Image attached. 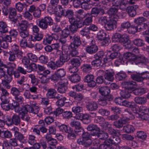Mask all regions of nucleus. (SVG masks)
Listing matches in <instances>:
<instances>
[{
	"label": "nucleus",
	"instance_id": "f257e3e1",
	"mask_svg": "<svg viewBox=\"0 0 149 149\" xmlns=\"http://www.w3.org/2000/svg\"><path fill=\"white\" fill-rule=\"evenodd\" d=\"M112 132H111V135L110 138L108 139L111 144H117L120 142V139L119 137L120 133L116 131L114 129H110Z\"/></svg>",
	"mask_w": 149,
	"mask_h": 149
},
{
	"label": "nucleus",
	"instance_id": "f03ea898",
	"mask_svg": "<svg viewBox=\"0 0 149 149\" xmlns=\"http://www.w3.org/2000/svg\"><path fill=\"white\" fill-rule=\"evenodd\" d=\"M117 6H114L110 8L108 11V14L111 16V18L118 20L121 16V14L118 12Z\"/></svg>",
	"mask_w": 149,
	"mask_h": 149
},
{
	"label": "nucleus",
	"instance_id": "7ed1b4c3",
	"mask_svg": "<svg viewBox=\"0 0 149 149\" xmlns=\"http://www.w3.org/2000/svg\"><path fill=\"white\" fill-rule=\"evenodd\" d=\"M107 36L106 32L103 30H100L97 36L98 40L102 41L103 44L104 45H107L109 41V38Z\"/></svg>",
	"mask_w": 149,
	"mask_h": 149
},
{
	"label": "nucleus",
	"instance_id": "20e7f679",
	"mask_svg": "<svg viewBox=\"0 0 149 149\" xmlns=\"http://www.w3.org/2000/svg\"><path fill=\"white\" fill-rule=\"evenodd\" d=\"M94 121L95 123H99L100 126L105 130L107 128H109L111 127V125L108 122L105 121L104 118L102 117H97L95 118Z\"/></svg>",
	"mask_w": 149,
	"mask_h": 149
},
{
	"label": "nucleus",
	"instance_id": "39448f33",
	"mask_svg": "<svg viewBox=\"0 0 149 149\" xmlns=\"http://www.w3.org/2000/svg\"><path fill=\"white\" fill-rule=\"evenodd\" d=\"M123 87L128 89L130 92H132L137 87L136 82L132 81H124L122 83Z\"/></svg>",
	"mask_w": 149,
	"mask_h": 149
},
{
	"label": "nucleus",
	"instance_id": "423d86ee",
	"mask_svg": "<svg viewBox=\"0 0 149 149\" xmlns=\"http://www.w3.org/2000/svg\"><path fill=\"white\" fill-rule=\"evenodd\" d=\"M118 20L110 18L104 26L105 29L108 31H111L116 27L117 21Z\"/></svg>",
	"mask_w": 149,
	"mask_h": 149
},
{
	"label": "nucleus",
	"instance_id": "0eeeda50",
	"mask_svg": "<svg viewBox=\"0 0 149 149\" xmlns=\"http://www.w3.org/2000/svg\"><path fill=\"white\" fill-rule=\"evenodd\" d=\"M113 4L117 7L119 6L120 9L123 11L126 10L128 8V2L127 0H117L114 3H113Z\"/></svg>",
	"mask_w": 149,
	"mask_h": 149
},
{
	"label": "nucleus",
	"instance_id": "6e6552de",
	"mask_svg": "<svg viewBox=\"0 0 149 149\" xmlns=\"http://www.w3.org/2000/svg\"><path fill=\"white\" fill-rule=\"evenodd\" d=\"M21 111L24 113H33L37 114L39 111V108L38 106H36V109L34 110L33 107L30 106L28 104H26L21 109Z\"/></svg>",
	"mask_w": 149,
	"mask_h": 149
},
{
	"label": "nucleus",
	"instance_id": "1a4fd4ad",
	"mask_svg": "<svg viewBox=\"0 0 149 149\" xmlns=\"http://www.w3.org/2000/svg\"><path fill=\"white\" fill-rule=\"evenodd\" d=\"M70 125L72 127L75 128L74 130L76 133L84 132V130L81 126L80 123L79 121L77 120L72 121L70 123Z\"/></svg>",
	"mask_w": 149,
	"mask_h": 149
},
{
	"label": "nucleus",
	"instance_id": "9d476101",
	"mask_svg": "<svg viewBox=\"0 0 149 149\" xmlns=\"http://www.w3.org/2000/svg\"><path fill=\"white\" fill-rule=\"evenodd\" d=\"M120 42L123 43V46L125 47V48L130 49L131 48L130 45V41L129 40V37L127 35L124 34L121 35Z\"/></svg>",
	"mask_w": 149,
	"mask_h": 149
},
{
	"label": "nucleus",
	"instance_id": "9b49d317",
	"mask_svg": "<svg viewBox=\"0 0 149 149\" xmlns=\"http://www.w3.org/2000/svg\"><path fill=\"white\" fill-rule=\"evenodd\" d=\"M84 81L88 83V85L90 87H93L96 85V83L94 80V76L93 75H87L84 79Z\"/></svg>",
	"mask_w": 149,
	"mask_h": 149
},
{
	"label": "nucleus",
	"instance_id": "f8f14e48",
	"mask_svg": "<svg viewBox=\"0 0 149 149\" xmlns=\"http://www.w3.org/2000/svg\"><path fill=\"white\" fill-rule=\"evenodd\" d=\"M0 90L1 91V101L4 102H8V100H9V97L10 93L6 89L3 88H1Z\"/></svg>",
	"mask_w": 149,
	"mask_h": 149
},
{
	"label": "nucleus",
	"instance_id": "ddd939ff",
	"mask_svg": "<svg viewBox=\"0 0 149 149\" xmlns=\"http://www.w3.org/2000/svg\"><path fill=\"white\" fill-rule=\"evenodd\" d=\"M127 73L131 75V77L133 80L140 82L142 81V74H140L136 72H132L128 71Z\"/></svg>",
	"mask_w": 149,
	"mask_h": 149
},
{
	"label": "nucleus",
	"instance_id": "4468645a",
	"mask_svg": "<svg viewBox=\"0 0 149 149\" xmlns=\"http://www.w3.org/2000/svg\"><path fill=\"white\" fill-rule=\"evenodd\" d=\"M54 12L56 16L59 17H60L62 16H65V10L63 9L61 5H58L55 7Z\"/></svg>",
	"mask_w": 149,
	"mask_h": 149
},
{
	"label": "nucleus",
	"instance_id": "2eb2a0df",
	"mask_svg": "<svg viewBox=\"0 0 149 149\" xmlns=\"http://www.w3.org/2000/svg\"><path fill=\"white\" fill-rule=\"evenodd\" d=\"M30 92L27 90H26L24 92L23 95L26 99H33L35 100L36 99H40L41 97L40 95H33Z\"/></svg>",
	"mask_w": 149,
	"mask_h": 149
},
{
	"label": "nucleus",
	"instance_id": "dca6fc26",
	"mask_svg": "<svg viewBox=\"0 0 149 149\" xmlns=\"http://www.w3.org/2000/svg\"><path fill=\"white\" fill-rule=\"evenodd\" d=\"M133 62L136 64L140 63H146L148 62V59L146 58L145 57L142 55L135 56Z\"/></svg>",
	"mask_w": 149,
	"mask_h": 149
},
{
	"label": "nucleus",
	"instance_id": "f3484780",
	"mask_svg": "<svg viewBox=\"0 0 149 149\" xmlns=\"http://www.w3.org/2000/svg\"><path fill=\"white\" fill-rule=\"evenodd\" d=\"M138 8V6L137 5H133L128 7L126 11L130 16L133 17L136 15V10Z\"/></svg>",
	"mask_w": 149,
	"mask_h": 149
},
{
	"label": "nucleus",
	"instance_id": "a211bd4d",
	"mask_svg": "<svg viewBox=\"0 0 149 149\" xmlns=\"http://www.w3.org/2000/svg\"><path fill=\"white\" fill-rule=\"evenodd\" d=\"M118 52H114L111 54L107 53V55L104 58L103 61L105 63L109 62L113 59L115 58L118 56Z\"/></svg>",
	"mask_w": 149,
	"mask_h": 149
},
{
	"label": "nucleus",
	"instance_id": "6ab92c4d",
	"mask_svg": "<svg viewBox=\"0 0 149 149\" xmlns=\"http://www.w3.org/2000/svg\"><path fill=\"white\" fill-rule=\"evenodd\" d=\"M81 44L80 38L78 36H74L73 37V41L70 45L71 48H76Z\"/></svg>",
	"mask_w": 149,
	"mask_h": 149
},
{
	"label": "nucleus",
	"instance_id": "aec40b11",
	"mask_svg": "<svg viewBox=\"0 0 149 149\" xmlns=\"http://www.w3.org/2000/svg\"><path fill=\"white\" fill-rule=\"evenodd\" d=\"M97 103L93 101L88 102L86 105V108L90 111H93L96 110L98 108Z\"/></svg>",
	"mask_w": 149,
	"mask_h": 149
},
{
	"label": "nucleus",
	"instance_id": "412c9836",
	"mask_svg": "<svg viewBox=\"0 0 149 149\" xmlns=\"http://www.w3.org/2000/svg\"><path fill=\"white\" fill-rule=\"evenodd\" d=\"M16 67V64L13 63H9L6 67L7 68V72L9 76L12 75L14 69Z\"/></svg>",
	"mask_w": 149,
	"mask_h": 149
},
{
	"label": "nucleus",
	"instance_id": "4be33fe9",
	"mask_svg": "<svg viewBox=\"0 0 149 149\" xmlns=\"http://www.w3.org/2000/svg\"><path fill=\"white\" fill-rule=\"evenodd\" d=\"M56 93L57 92L55 89L50 88L48 90L47 94V96L49 98H60V97H58V96H57L56 97Z\"/></svg>",
	"mask_w": 149,
	"mask_h": 149
},
{
	"label": "nucleus",
	"instance_id": "5701e85b",
	"mask_svg": "<svg viewBox=\"0 0 149 149\" xmlns=\"http://www.w3.org/2000/svg\"><path fill=\"white\" fill-rule=\"evenodd\" d=\"M130 108L136 117H139L140 108L138 105L134 102L132 103Z\"/></svg>",
	"mask_w": 149,
	"mask_h": 149
},
{
	"label": "nucleus",
	"instance_id": "b1692460",
	"mask_svg": "<svg viewBox=\"0 0 149 149\" xmlns=\"http://www.w3.org/2000/svg\"><path fill=\"white\" fill-rule=\"evenodd\" d=\"M43 37V34L41 33L40 32L39 33L35 34L34 36L31 35L29 37V39L30 40L32 41L33 42H35L36 41H40L42 40Z\"/></svg>",
	"mask_w": 149,
	"mask_h": 149
},
{
	"label": "nucleus",
	"instance_id": "393cba45",
	"mask_svg": "<svg viewBox=\"0 0 149 149\" xmlns=\"http://www.w3.org/2000/svg\"><path fill=\"white\" fill-rule=\"evenodd\" d=\"M17 15L16 11L14 8H10L9 17L11 21L15 23L17 21V19L15 18Z\"/></svg>",
	"mask_w": 149,
	"mask_h": 149
},
{
	"label": "nucleus",
	"instance_id": "a878e982",
	"mask_svg": "<svg viewBox=\"0 0 149 149\" xmlns=\"http://www.w3.org/2000/svg\"><path fill=\"white\" fill-rule=\"evenodd\" d=\"M3 80H2V83L3 86H5L7 89H10L11 87L9 83L11 81L12 78L11 76H10L7 77Z\"/></svg>",
	"mask_w": 149,
	"mask_h": 149
},
{
	"label": "nucleus",
	"instance_id": "bb28decb",
	"mask_svg": "<svg viewBox=\"0 0 149 149\" xmlns=\"http://www.w3.org/2000/svg\"><path fill=\"white\" fill-rule=\"evenodd\" d=\"M85 17V19L83 22V24L84 25H88L92 22L93 21V16L90 13L86 14Z\"/></svg>",
	"mask_w": 149,
	"mask_h": 149
},
{
	"label": "nucleus",
	"instance_id": "cd10ccee",
	"mask_svg": "<svg viewBox=\"0 0 149 149\" xmlns=\"http://www.w3.org/2000/svg\"><path fill=\"white\" fill-rule=\"evenodd\" d=\"M13 102L10 104V108L12 110L14 109L16 112H19L21 110L19 107V104L15 101L13 100Z\"/></svg>",
	"mask_w": 149,
	"mask_h": 149
},
{
	"label": "nucleus",
	"instance_id": "c85d7f7f",
	"mask_svg": "<svg viewBox=\"0 0 149 149\" xmlns=\"http://www.w3.org/2000/svg\"><path fill=\"white\" fill-rule=\"evenodd\" d=\"M99 92L102 95L106 97L110 93V90L108 87L103 86L100 88Z\"/></svg>",
	"mask_w": 149,
	"mask_h": 149
},
{
	"label": "nucleus",
	"instance_id": "c756f323",
	"mask_svg": "<svg viewBox=\"0 0 149 149\" xmlns=\"http://www.w3.org/2000/svg\"><path fill=\"white\" fill-rule=\"evenodd\" d=\"M97 50L98 48L95 45H93L88 46L86 49L87 52L90 54L95 53Z\"/></svg>",
	"mask_w": 149,
	"mask_h": 149
},
{
	"label": "nucleus",
	"instance_id": "7c9ffc66",
	"mask_svg": "<svg viewBox=\"0 0 149 149\" xmlns=\"http://www.w3.org/2000/svg\"><path fill=\"white\" fill-rule=\"evenodd\" d=\"M104 13V10L103 9L101 8H99L97 7H94L92 8L91 14L93 15L98 14L103 15Z\"/></svg>",
	"mask_w": 149,
	"mask_h": 149
},
{
	"label": "nucleus",
	"instance_id": "2f4dec72",
	"mask_svg": "<svg viewBox=\"0 0 149 149\" xmlns=\"http://www.w3.org/2000/svg\"><path fill=\"white\" fill-rule=\"evenodd\" d=\"M135 55L131 52H128L125 53L123 55V58L128 60L129 61H131L134 62Z\"/></svg>",
	"mask_w": 149,
	"mask_h": 149
},
{
	"label": "nucleus",
	"instance_id": "473e14b6",
	"mask_svg": "<svg viewBox=\"0 0 149 149\" xmlns=\"http://www.w3.org/2000/svg\"><path fill=\"white\" fill-rule=\"evenodd\" d=\"M147 100L146 97H136L134 99V102L139 104H144L147 102Z\"/></svg>",
	"mask_w": 149,
	"mask_h": 149
},
{
	"label": "nucleus",
	"instance_id": "72a5a7b5",
	"mask_svg": "<svg viewBox=\"0 0 149 149\" xmlns=\"http://www.w3.org/2000/svg\"><path fill=\"white\" fill-rule=\"evenodd\" d=\"M14 136L15 138L20 142L24 143L25 141V137L21 133L19 132H16L14 134Z\"/></svg>",
	"mask_w": 149,
	"mask_h": 149
},
{
	"label": "nucleus",
	"instance_id": "f704fd0d",
	"mask_svg": "<svg viewBox=\"0 0 149 149\" xmlns=\"http://www.w3.org/2000/svg\"><path fill=\"white\" fill-rule=\"evenodd\" d=\"M19 30H27V27L29 26V23L26 21L23 20L19 23Z\"/></svg>",
	"mask_w": 149,
	"mask_h": 149
},
{
	"label": "nucleus",
	"instance_id": "c9c22d12",
	"mask_svg": "<svg viewBox=\"0 0 149 149\" xmlns=\"http://www.w3.org/2000/svg\"><path fill=\"white\" fill-rule=\"evenodd\" d=\"M80 58H73L70 60V62L72 65L74 67H79L81 64Z\"/></svg>",
	"mask_w": 149,
	"mask_h": 149
},
{
	"label": "nucleus",
	"instance_id": "e433bc0d",
	"mask_svg": "<svg viewBox=\"0 0 149 149\" xmlns=\"http://www.w3.org/2000/svg\"><path fill=\"white\" fill-rule=\"evenodd\" d=\"M8 31V26L6 23L3 21L0 22V32L2 33H5Z\"/></svg>",
	"mask_w": 149,
	"mask_h": 149
},
{
	"label": "nucleus",
	"instance_id": "4c0bfd02",
	"mask_svg": "<svg viewBox=\"0 0 149 149\" xmlns=\"http://www.w3.org/2000/svg\"><path fill=\"white\" fill-rule=\"evenodd\" d=\"M60 131L64 133H69L70 130V128L67 125L63 124L58 126Z\"/></svg>",
	"mask_w": 149,
	"mask_h": 149
},
{
	"label": "nucleus",
	"instance_id": "58836bf2",
	"mask_svg": "<svg viewBox=\"0 0 149 149\" xmlns=\"http://www.w3.org/2000/svg\"><path fill=\"white\" fill-rule=\"evenodd\" d=\"M145 90L142 88H137L136 87L132 92L136 95H141L145 93Z\"/></svg>",
	"mask_w": 149,
	"mask_h": 149
},
{
	"label": "nucleus",
	"instance_id": "ea45409f",
	"mask_svg": "<svg viewBox=\"0 0 149 149\" xmlns=\"http://www.w3.org/2000/svg\"><path fill=\"white\" fill-rule=\"evenodd\" d=\"M11 49L14 51L15 54L17 55L22 56V52L19 49V47L16 45L15 44L11 46Z\"/></svg>",
	"mask_w": 149,
	"mask_h": 149
},
{
	"label": "nucleus",
	"instance_id": "a19ab883",
	"mask_svg": "<svg viewBox=\"0 0 149 149\" xmlns=\"http://www.w3.org/2000/svg\"><path fill=\"white\" fill-rule=\"evenodd\" d=\"M123 130L125 132L129 133L133 132L135 129L132 125H128L123 127Z\"/></svg>",
	"mask_w": 149,
	"mask_h": 149
},
{
	"label": "nucleus",
	"instance_id": "79ce46f5",
	"mask_svg": "<svg viewBox=\"0 0 149 149\" xmlns=\"http://www.w3.org/2000/svg\"><path fill=\"white\" fill-rule=\"evenodd\" d=\"M37 69L36 65L35 63H31L26 66L27 72L30 73L32 71L36 70Z\"/></svg>",
	"mask_w": 149,
	"mask_h": 149
},
{
	"label": "nucleus",
	"instance_id": "37998d69",
	"mask_svg": "<svg viewBox=\"0 0 149 149\" xmlns=\"http://www.w3.org/2000/svg\"><path fill=\"white\" fill-rule=\"evenodd\" d=\"M71 82L76 83L79 82L80 80V77L78 74H74L70 77V78Z\"/></svg>",
	"mask_w": 149,
	"mask_h": 149
},
{
	"label": "nucleus",
	"instance_id": "c03bdc74",
	"mask_svg": "<svg viewBox=\"0 0 149 149\" xmlns=\"http://www.w3.org/2000/svg\"><path fill=\"white\" fill-rule=\"evenodd\" d=\"M130 92L128 89L125 88L124 90L122 91L120 93V95L122 97L124 98H127L130 96Z\"/></svg>",
	"mask_w": 149,
	"mask_h": 149
},
{
	"label": "nucleus",
	"instance_id": "a18cd8bd",
	"mask_svg": "<svg viewBox=\"0 0 149 149\" xmlns=\"http://www.w3.org/2000/svg\"><path fill=\"white\" fill-rule=\"evenodd\" d=\"M109 140L107 139L104 141V143L99 146V149H110L109 146L111 145Z\"/></svg>",
	"mask_w": 149,
	"mask_h": 149
},
{
	"label": "nucleus",
	"instance_id": "49530a36",
	"mask_svg": "<svg viewBox=\"0 0 149 149\" xmlns=\"http://www.w3.org/2000/svg\"><path fill=\"white\" fill-rule=\"evenodd\" d=\"M38 78L40 79L41 83L44 84H46L48 83L49 81V78L47 76H38Z\"/></svg>",
	"mask_w": 149,
	"mask_h": 149
},
{
	"label": "nucleus",
	"instance_id": "de8ad7c7",
	"mask_svg": "<svg viewBox=\"0 0 149 149\" xmlns=\"http://www.w3.org/2000/svg\"><path fill=\"white\" fill-rule=\"evenodd\" d=\"M81 68L84 72L86 73L90 72L92 69L91 67L89 64L83 65L81 67Z\"/></svg>",
	"mask_w": 149,
	"mask_h": 149
},
{
	"label": "nucleus",
	"instance_id": "09e8293b",
	"mask_svg": "<svg viewBox=\"0 0 149 149\" xmlns=\"http://www.w3.org/2000/svg\"><path fill=\"white\" fill-rule=\"evenodd\" d=\"M114 75L113 72H107L105 74L104 77L105 79L109 81H112L114 79Z\"/></svg>",
	"mask_w": 149,
	"mask_h": 149
},
{
	"label": "nucleus",
	"instance_id": "8fccbe9b",
	"mask_svg": "<svg viewBox=\"0 0 149 149\" xmlns=\"http://www.w3.org/2000/svg\"><path fill=\"white\" fill-rule=\"evenodd\" d=\"M133 43L135 45L138 47L142 46L144 45L143 41L140 38H136L134 40Z\"/></svg>",
	"mask_w": 149,
	"mask_h": 149
},
{
	"label": "nucleus",
	"instance_id": "3c124183",
	"mask_svg": "<svg viewBox=\"0 0 149 149\" xmlns=\"http://www.w3.org/2000/svg\"><path fill=\"white\" fill-rule=\"evenodd\" d=\"M52 40V37L51 35L47 34L43 40V43L45 45H46L47 43L50 44L51 43Z\"/></svg>",
	"mask_w": 149,
	"mask_h": 149
},
{
	"label": "nucleus",
	"instance_id": "603ef678",
	"mask_svg": "<svg viewBox=\"0 0 149 149\" xmlns=\"http://www.w3.org/2000/svg\"><path fill=\"white\" fill-rule=\"evenodd\" d=\"M55 72L60 79L65 76L66 73L65 70L63 68L59 69L56 71Z\"/></svg>",
	"mask_w": 149,
	"mask_h": 149
},
{
	"label": "nucleus",
	"instance_id": "864d4df0",
	"mask_svg": "<svg viewBox=\"0 0 149 149\" xmlns=\"http://www.w3.org/2000/svg\"><path fill=\"white\" fill-rule=\"evenodd\" d=\"M66 99L65 97H63L61 99L58 100L56 102V105L58 107H62L64 106L65 103Z\"/></svg>",
	"mask_w": 149,
	"mask_h": 149
},
{
	"label": "nucleus",
	"instance_id": "5fc2aeb1",
	"mask_svg": "<svg viewBox=\"0 0 149 149\" xmlns=\"http://www.w3.org/2000/svg\"><path fill=\"white\" fill-rule=\"evenodd\" d=\"M29 77L31 79V82L33 85H37L38 84V79L33 74H30Z\"/></svg>",
	"mask_w": 149,
	"mask_h": 149
},
{
	"label": "nucleus",
	"instance_id": "6e6d98bb",
	"mask_svg": "<svg viewBox=\"0 0 149 149\" xmlns=\"http://www.w3.org/2000/svg\"><path fill=\"white\" fill-rule=\"evenodd\" d=\"M116 76L117 79L121 80L125 78L126 77V75L124 72L121 71L117 73Z\"/></svg>",
	"mask_w": 149,
	"mask_h": 149
},
{
	"label": "nucleus",
	"instance_id": "4d7b16f0",
	"mask_svg": "<svg viewBox=\"0 0 149 149\" xmlns=\"http://www.w3.org/2000/svg\"><path fill=\"white\" fill-rule=\"evenodd\" d=\"M12 121L14 124L17 125L20 123V119L18 116L14 114L12 117Z\"/></svg>",
	"mask_w": 149,
	"mask_h": 149
},
{
	"label": "nucleus",
	"instance_id": "13d9d810",
	"mask_svg": "<svg viewBox=\"0 0 149 149\" xmlns=\"http://www.w3.org/2000/svg\"><path fill=\"white\" fill-rule=\"evenodd\" d=\"M27 56L29 60L34 62H36L38 61V58L34 54L31 53L27 54Z\"/></svg>",
	"mask_w": 149,
	"mask_h": 149
},
{
	"label": "nucleus",
	"instance_id": "bf43d9fd",
	"mask_svg": "<svg viewBox=\"0 0 149 149\" xmlns=\"http://www.w3.org/2000/svg\"><path fill=\"white\" fill-rule=\"evenodd\" d=\"M121 37V35L119 33L115 34L112 37V40L113 41L115 42H120V39Z\"/></svg>",
	"mask_w": 149,
	"mask_h": 149
},
{
	"label": "nucleus",
	"instance_id": "052dcab7",
	"mask_svg": "<svg viewBox=\"0 0 149 149\" xmlns=\"http://www.w3.org/2000/svg\"><path fill=\"white\" fill-rule=\"evenodd\" d=\"M109 137V135L108 133H105L103 131H100L98 137L102 140H106Z\"/></svg>",
	"mask_w": 149,
	"mask_h": 149
},
{
	"label": "nucleus",
	"instance_id": "680f3d73",
	"mask_svg": "<svg viewBox=\"0 0 149 149\" xmlns=\"http://www.w3.org/2000/svg\"><path fill=\"white\" fill-rule=\"evenodd\" d=\"M9 100H8V102H4L3 101H1L2 102L1 103V107L3 109L8 111L10 109V105H9L8 104V103H9Z\"/></svg>",
	"mask_w": 149,
	"mask_h": 149
},
{
	"label": "nucleus",
	"instance_id": "e2e57ef3",
	"mask_svg": "<svg viewBox=\"0 0 149 149\" xmlns=\"http://www.w3.org/2000/svg\"><path fill=\"white\" fill-rule=\"evenodd\" d=\"M11 93L15 97L20 95V93L19 90L15 87H13L11 88Z\"/></svg>",
	"mask_w": 149,
	"mask_h": 149
},
{
	"label": "nucleus",
	"instance_id": "0e129e2a",
	"mask_svg": "<svg viewBox=\"0 0 149 149\" xmlns=\"http://www.w3.org/2000/svg\"><path fill=\"white\" fill-rule=\"evenodd\" d=\"M147 27L146 24H138L137 26H135L137 31H140L143 30L144 29H146Z\"/></svg>",
	"mask_w": 149,
	"mask_h": 149
},
{
	"label": "nucleus",
	"instance_id": "69168bd1",
	"mask_svg": "<svg viewBox=\"0 0 149 149\" xmlns=\"http://www.w3.org/2000/svg\"><path fill=\"white\" fill-rule=\"evenodd\" d=\"M139 117H137L143 120L149 121V115L148 113H142L139 114Z\"/></svg>",
	"mask_w": 149,
	"mask_h": 149
},
{
	"label": "nucleus",
	"instance_id": "338daca9",
	"mask_svg": "<svg viewBox=\"0 0 149 149\" xmlns=\"http://www.w3.org/2000/svg\"><path fill=\"white\" fill-rule=\"evenodd\" d=\"M80 33L83 36H87L90 33V31L88 27H85L80 31Z\"/></svg>",
	"mask_w": 149,
	"mask_h": 149
},
{
	"label": "nucleus",
	"instance_id": "774afa93",
	"mask_svg": "<svg viewBox=\"0 0 149 149\" xmlns=\"http://www.w3.org/2000/svg\"><path fill=\"white\" fill-rule=\"evenodd\" d=\"M39 26L43 29H45L47 28L48 24L43 19H42L39 21Z\"/></svg>",
	"mask_w": 149,
	"mask_h": 149
}]
</instances>
